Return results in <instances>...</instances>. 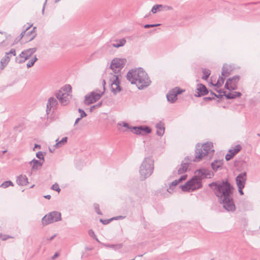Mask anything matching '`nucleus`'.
<instances>
[{
  "label": "nucleus",
  "mask_w": 260,
  "mask_h": 260,
  "mask_svg": "<svg viewBox=\"0 0 260 260\" xmlns=\"http://www.w3.org/2000/svg\"><path fill=\"white\" fill-rule=\"evenodd\" d=\"M209 186L213 189L218 202L226 210L232 212L235 210L232 197L233 187L227 180L213 182L209 184Z\"/></svg>",
  "instance_id": "obj_1"
},
{
  "label": "nucleus",
  "mask_w": 260,
  "mask_h": 260,
  "mask_svg": "<svg viewBox=\"0 0 260 260\" xmlns=\"http://www.w3.org/2000/svg\"><path fill=\"white\" fill-rule=\"evenodd\" d=\"M194 176L180 187L183 191H194L202 187V180L204 178H211L214 174L206 169H200L194 172Z\"/></svg>",
  "instance_id": "obj_2"
},
{
  "label": "nucleus",
  "mask_w": 260,
  "mask_h": 260,
  "mask_svg": "<svg viewBox=\"0 0 260 260\" xmlns=\"http://www.w3.org/2000/svg\"><path fill=\"white\" fill-rule=\"evenodd\" d=\"M126 62V60L125 58H117L113 59L111 62L110 69L114 74L110 73L112 77L110 78V82L111 91L114 94H116L121 90L119 76H120V72L124 67Z\"/></svg>",
  "instance_id": "obj_3"
},
{
  "label": "nucleus",
  "mask_w": 260,
  "mask_h": 260,
  "mask_svg": "<svg viewBox=\"0 0 260 260\" xmlns=\"http://www.w3.org/2000/svg\"><path fill=\"white\" fill-rule=\"evenodd\" d=\"M126 78L132 84H135L139 89H143L151 83L147 74L141 68L130 70Z\"/></svg>",
  "instance_id": "obj_4"
},
{
  "label": "nucleus",
  "mask_w": 260,
  "mask_h": 260,
  "mask_svg": "<svg viewBox=\"0 0 260 260\" xmlns=\"http://www.w3.org/2000/svg\"><path fill=\"white\" fill-rule=\"evenodd\" d=\"M214 150L213 149V144L211 142L204 143L201 146L197 144L196 149L195 158L193 161H199L203 158H211L213 155Z\"/></svg>",
  "instance_id": "obj_5"
},
{
  "label": "nucleus",
  "mask_w": 260,
  "mask_h": 260,
  "mask_svg": "<svg viewBox=\"0 0 260 260\" xmlns=\"http://www.w3.org/2000/svg\"><path fill=\"white\" fill-rule=\"evenodd\" d=\"M154 170V161L151 156L145 157L139 169V173L141 180L149 177Z\"/></svg>",
  "instance_id": "obj_6"
},
{
  "label": "nucleus",
  "mask_w": 260,
  "mask_h": 260,
  "mask_svg": "<svg viewBox=\"0 0 260 260\" xmlns=\"http://www.w3.org/2000/svg\"><path fill=\"white\" fill-rule=\"evenodd\" d=\"M61 220V213L57 211H52L42 218V223L43 225H47L50 223L57 222Z\"/></svg>",
  "instance_id": "obj_7"
},
{
  "label": "nucleus",
  "mask_w": 260,
  "mask_h": 260,
  "mask_svg": "<svg viewBox=\"0 0 260 260\" xmlns=\"http://www.w3.org/2000/svg\"><path fill=\"white\" fill-rule=\"evenodd\" d=\"M37 50V48L36 47L30 48L23 50L21 53L15 58V61L19 64L24 63L26 60L29 59Z\"/></svg>",
  "instance_id": "obj_8"
},
{
  "label": "nucleus",
  "mask_w": 260,
  "mask_h": 260,
  "mask_svg": "<svg viewBox=\"0 0 260 260\" xmlns=\"http://www.w3.org/2000/svg\"><path fill=\"white\" fill-rule=\"evenodd\" d=\"M102 85L103 86V92H102L101 93H97L94 91H92L89 94L86 95L85 96L84 103L86 105H89L90 104H91L95 102L101 98L102 95L104 93L105 89L106 81L104 79L103 80Z\"/></svg>",
  "instance_id": "obj_9"
},
{
  "label": "nucleus",
  "mask_w": 260,
  "mask_h": 260,
  "mask_svg": "<svg viewBox=\"0 0 260 260\" xmlns=\"http://www.w3.org/2000/svg\"><path fill=\"white\" fill-rule=\"evenodd\" d=\"M182 92L183 90L178 87L174 88L170 90L167 94L168 101L171 103H174L177 100L178 94L181 93Z\"/></svg>",
  "instance_id": "obj_10"
},
{
  "label": "nucleus",
  "mask_w": 260,
  "mask_h": 260,
  "mask_svg": "<svg viewBox=\"0 0 260 260\" xmlns=\"http://www.w3.org/2000/svg\"><path fill=\"white\" fill-rule=\"evenodd\" d=\"M240 79V76L236 75L230 78L225 84V88L228 90H235L237 88V84Z\"/></svg>",
  "instance_id": "obj_11"
},
{
  "label": "nucleus",
  "mask_w": 260,
  "mask_h": 260,
  "mask_svg": "<svg viewBox=\"0 0 260 260\" xmlns=\"http://www.w3.org/2000/svg\"><path fill=\"white\" fill-rule=\"evenodd\" d=\"M132 129L137 135H145L151 132V128L148 126H133Z\"/></svg>",
  "instance_id": "obj_12"
},
{
  "label": "nucleus",
  "mask_w": 260,
  "mask_h": 260,
  "mask_svg": "<svg viewBox=\"0 0 260 260\" xmlns=\"http://www.w3.org/2000/svg\"><path fill=\"white\" fill-rule=\"evenodd\" d=\"M55 96L62 105H66L68 104L69 101V93L67 92H63L62 90H59L56 93Z\"/></svg>",
  "instance_id": "obj_13"
},
{
  "label": "nucleus",
  "mask_w": 260,
  "mask_h": 260,
  "mask_svg": "<svg viewBox=\"0 0 260 260\" xmlns=\"http://www.w3.org/2000/svg\"><path fill=\"white\" fill-rule=\"evenodd\" d=\"M58 104L57 100L54 97L50 98L47 102L46 106V112L47 114H49L51 109H54L56 108V106Z\"/></svg>",
  "instance_id": "obj_14"
},
{
  "label": "nucleus",
  "mask_w": 260,
  "mask_h": 260,
  "mask_svg": "<svg viewBox=\"0 0 260 260\" xmlns=\"http://www.w3.org/2000/svg\"><path fill=\"white\" fill-rule=\"evenodd\" d=\"M187 160L191 161V159L189 158V157H186L185 158L184 160L182 161L181 164L180 165V167H179L178 169V174L180 175L184 173L185 172H187L188 166H189V163Z\"/></svg>",
  "instance_id": "obj_15"
},
{
  "label": "nucleus",
  "mask_w": 260,
  "mask_h": 260,
  "mask_svg": "<svg viewBox=\"0 0 260 260\" xmlns=\"http://www.w3.org/2000/svg\"><path fill=\"white\" fill-rule=\"evenodd\" d=\"M241 149V146L240 145H236L234 149H230L228 153L226 154L225 158L228 161L231 159Z\"/></svg>",
  "instance_id": "obj_16"
},
{
  "label": "nucleus",
  "mask_w": 260,
  "mask_h": 260,
  "mask_svg": "<svg viewBox=\"0 0 260 260\" xmlns=\"http://www.w3.org/2000/svg\"><path fill=\"white\" fill-rule=\"evenodd\" d=\"M247 174L244 172L239 174L236 178V182L237 186H240V187L242 186H245V182L246 181Z\"/></svg>",
  "instance_id": "obj_17"
},
{
  "label": "nucleus",
  "mask_w": 260,
  "mask_h": 260,
  "mask_svg": "<svg viewBox=\"0 0 260 260\" xmlns=\"http://www.w3.org/2000/svg\"><path fill=\"white\" fill-rule=\"evenodd\" d=\"M197 90V91L194 94V95L197 97L205 95L208 93V90L207 87L202 84L198 85Z\"/></svg>",
  "instance_id": "obj_18"
},
{
  "label": "nucleus",
  "mask_w": 260,
  "mask_h": 260,
  "mask_svg": "<svg viewBox=\"0 0 260 260\" xmlns=\"http://www.w3.org/2000/svg\"><path fill=\"white\" fill-rule=\"evenodd\" d=\"M232 71L233 69L231 66L224 64L222 68L221 76L225 78L231 74Z\"/></svg>",
  "instance_id": "obj_19"
},
{
  "label": "nucleus",
  "mask_w": 260,
  "mask_h": 260,
  "mask_svg": "<svg viewBox=\"0 0 260 260\" xmlns=\"http://www.w3.org/2000/svg\"><path fill=\"white\" fill-rule=\"evenodd\" d=\"M36 28V27H34L31 30L25 32V40L26 42L31 41L36 37L37 33L35 30Z\"/></svg>",
  "instance_id": "obj_20"
},
{
  "label": "nucleus",
  "mask_w": 260,
  "mask_h": 260,
  "mask_svg": "<svg viewBox=\"0 0 260 260\" xmlns=\"http://www.w3.org/2000/svg\"><path fill=\"white\" fill-rule=\"evenodd\" d=\"M17 183L20 186H25L28 183V178L25 175H20L17 177Z\"/></svg>",
  "instance_id": "obj_21"
},
{
  "label": "nucleus",
  "mask_w": 260,
  "mask_h": 260,
  "mask_svg": "<svg viewBox=\"0 0 260 260\" xmlns=\"http://www.w3.org/2000/svg\"><path fill=\"white\" fill-rule=\"evenodd\" d=\"M29 164L31 165V171H34L40 169L43 165V162L34 158L29 162Z\"/></svg>",
  "instance_id": "obj_22"
},
{
  "label": "nucleus",
  "mask_w": 260,
  "mask_h": 260,
  "mask_svg": "<svg viewBox=\"0 0 260 260\" xmlns=\"http://www.w3.org/2000/svg\"><path fill=\"white\" fill-rule=\"evenodd\" d=\"M164 9H166L167 10H170L172 8L169 6H163L162 5H155L153 6V7L151 9V12L155 14L157 11H161L163 10Z\"/></svg>",
  "instance_id": "obj_23"
},
{
  "label": "nucleus",
  "mask_w": 260,
  "mask_h": 260,
  "mask_svg": "<svg viewBox=\"0 0 260 260\" xmlns=\"http://www.w3.org/2000/svg\"><path fill=\"white\" fill-rule=\"evenodd\" d=\"M155 127L157 129L156 134L159 136H162L164 135L165 130L164 123L160 121L156 124Z\"/></svg>",
  "instance_id": "obj_24"
},
{
  "label": "nucleus",
  "mask_w": 260,
  "mask_h": 260,
  "mask_svg": "<svg viewBox=\"0 0 260 260\" xmlns=\"http://www.w3.org/2000/svg\"><path fill=\"white\" fill-rule=\"evenodd\" d=\"M10 60V56L6 53L5 56L1 60V68L2 70L8 64Z\"/></svg>",
  "instance_id": "obj_25"
},
{
  "label": "nucleus",
  "mask_w": 260,
  "mask_h": 260,
  "mask_svg": "<svg viewBox=\"0 0 260 260\" xmlns=\"http://www.w3.org/2000/svg\"><path fill=\"white\" fill-rule=\"evenodd\" d=\"M222 161L221 160H216L211 163V167L212 169L216 171L218 169L220 168L222 166Z\"/></svg>",
  "instance_id": "obj_26"
},
{
  "label": "nucleus",
  "mask_w": 260,
  "mask_h": 260,
  "mask_svg": "<svg viewBox=\"0 0 260 260\" xmlns=\"http://www.w3.org/2000/svg\"><path fill=\"white\" fill-rule=\"evenodd\" d=\"M116 43H112L111 45L115 48H119L120 47L123 46L126 43V41L124 39H122L119 40H117L115 41Z\"/></svg>",
  "instance_id": "obj_27"
},
{
  "label": "nucleus",
  "mask_w": 260,
  "mask_h": 260,
  "mask_svg": "<svg viewBox=\"0 0 260 260\" xmlns=\"http://www.w3.org/2000/svg\"><path fill=\"white\" fill-rule=\"evenodd\" d=\"M68 138L67 137L63 138L60 141H59L58 139L56 140V143L54 145L56 148L61 147L62 146L64 145L67 142Z\"/></svg>",
  "instance_id": "obj_28"
},
{
  "label": "nucleus",
  "mask_w": 260,
  "mask_h": 260,
  "mask_svg": "<svg viewBox=\"0 0 260 260\" xmlns=\"http://www.w3.org/2000/svg\"><path fill=\"white\" fill-rule=\"evenodd\" d=\"M103 245L106 247L112 248L115 250L120 249L122 247V244L121 243L117 244H104Z\"/></svg>",
  "instance_id": "obj_29"
},
{
  "label": "nucleus",
  "mask_w": 260,
  "mask_h": 260,
  "mask_svg": "<svg viewBox=\"0 0 260 260\" xmlns=\"http://www.w3.org/2000/svg\"><path fill=\"white\" fill-rule=\"evenodd\" d=\"M123 217L121 216H116V217H113V218H112L110 219H100V221L101 222H102V223H103L104 224H108L111 221L115 219V220H117V219H122L123 218Z\"/></svg>",
  "instance_id": "obj_30"
},
{
  "label": "nucleus",
  "mask_w": 260,
  "mask_h": 260,
  "mask_svg": "<svg viewBox=\"0 0 260 260\" xmlns=\"http://www.w3.org/2000/svg\"><path fill=\"white\" fill-rule=\"evenodd\" d=\"M38 60V58L36 55H35L33 57H32L26 64V67L27 68H30L32 67L35 63L36 61Z\"/></svg>",
  "instance_id": "obj_31"
},
{
  "label": "nucleus",
  "mask_w": 260,
  "mask_h": 260,
  "mask_svg": "<svg viewBox=\"0 0 260 260\" xmlns=\"http://www.w3.org/2000/svg\"><path fill=\"white\" fill-rule=\"evenodd\" d=\"M10 186H14L13 182L11 181H6L0 185V187L3 188H6Z\"/></svg>",
  "instance_id": "obj_32"
},
{
  "label": "nucleus",
  "mask_w": 260,
  "mask_h": 260,
  "mask_svg": "<svg viewBox=\"0 0 260 260\" xmlns=\"http://www.w3.org/2000/svg\"><path fill=\"white\" fill-rule=\"evenodd\" d=\"M203 76L202 77V79L207 80L210 75V71L208 69H205L203 70Z\"/></svg>",
  "instance_id": "obj_33"
},
{
  "label": "nucleus",
  "mask_w": 260,
  "mask_h": 260,
  "mask_svg": "<svg viewBox=\"0 0 260 260\" xmlns=\"http://www.w3.org/2000/svg\"><path fill=\"white\" fill-rule=\"evenodd\" d=\"M224 79L225 78H224V77H222V76H220L217 81V83L214 85L217 86L218 87L221 86L224 83Z\"/></svg>",
  "instance_id": "obj_34"
},
{
  "label": "nucleus",
  "mask_w": 260,
  "mask_h": 260,
  "mask_svg": "<svg viewBox=\"0 0 260 260\" xmlns=\"http://www.w3.org/2000/svg\"><path fill=\"white\" fill-rule=\"evenodd\" d=\"M71 90V86L69 84H67L64 86L60 90H62L63 92H67V93H69Z\"/></svg>",
  "instance_id": "obj_35"
},
{
  "label": "nucleus",
  "mask_w": 260,
  "mask_h": 260,
  "mask_svg": "<svg viewBox=\"0 0 260 260\" xmlns=\"http://www.w3.org/2000/svg\"><path fill=\"white\" fill-rule=\"evenodd\" d=\"M0 238L3 241H6L7 240H8L9 239L14 238V237L12 236L8 235L3 234L2 233H1L0 234Z\"/></svg>",
  "instance_id": "obj_36"
},
{
  "label": "nucleus",
  "mask_w": 260,
  "mask_h": 260,
  "mask_svg": "<svg viewBox=\"0 0 260 260\" xmlns=\"http://www.w3.org/2000/svg\"><path fill=\"white\" fill-rule=\"evenodd\" d=\"M32 24H29L28 26L25 27L24 26V30L20 35V39H21L23 37L25 38V32L30 28Z\"/></svg>",
  "instance_id": "obj_37"
},
{
  "label": "nucleus",
  "mask_w": 260,
  "mask_h": 260,
  "mask_svg": "<svg viewBox=\"0 0 260 260\" xmlns=\"http://www.w3.org/2000/svg\"><path fill=\"white\" fill-rule=\"evenodd\" d=\"M224 93H225V92H224ZM224 95L226 97L227 99H234L236 98V96L234 94V92H230L227 94L224 93Z\"/></svg>",
  "instance_id": "obj_38"
},
{
  "label": "nucleus",
  "mask_w": 260,
  "mask_h": 260,
  "mask_svg": "<svg viewBox=\"0 0 260 260\" xmlns=\"http://www.w3.org/2000/svg\"><path fill=\"white\" fill-rule=\"evenodd\" d=\"M51 188L52 190H56L58 192H59L60 191V189L59 188V185L57 183H55V184H54L51 186Z\"/></svg>",
  "instance_id": "obj_39"
},
{
  "label": "nucleus",
  "mask_w": 260,
  "mask_h": 260,
  "mask_svg": "<svg viewBox=\"0 0 260 260\" xmlns=\"http://www.w3.org/2000/svg\"><path fill=\"white\" fill-rule=\"evenodd\" d=\"M36 156L37 158L40 159V160L42 159L43 160H44V155L43 154V152L41 151H39L36 153Z\"/></svg>",
  "instance_id": "obj_40"
},
{
  "label": "nucleus",
  "mask_w": 260,
  "mask_h": 260,
  "mask_svg": "<svg viewBox=\"0 0 260 260\" xmlns=\"http://www.w3.org/2000/svg\"><path fill=\"white\" fill-rule=\"evenodd\" d=\"M94 208L95 212L97 213L98 214H99V215H102V212L100 211V207H99V205L98 204H94Z\"/></svg>",
  "instance_id": "obj_41"
},
{
  "label": "nucleus",
  "mask_w": 260,
  "mask_h": 260,
  "mask_svg": "<svg viewBox=\"0 0 260 260\" xmlns=\"http://www.w3.org/2000/svg\"><path fill=\"white\" fill-rule=\"evenodd\" d=\"M160 24L157 23V24H145L144 25V27L145 28H148L150 27H154L160 26Z\"/></svg>",
  "instance_id": "obj_42"
},
{
  "label": "nucleus",
  "mask_w": 260,
  "mask_h": 260,
  "mask_svg": "<svg viewBox=\"0 0 260 260\" xmlns=\"http://www.w3.org/2000/svg\"><path fill=\"white\" fill-rule=\"evenodd\" d=\"M7 55H9L10 56L13 55L14 56H16V50L14 48H12L10 50V51L8 52H6Z\"/></svg>",
  "instance_id": "obj_43"
},
{
  "label": "nucleus",
  "mask_w": 260,
  "mask_h": 260,
  "mask_svg": "<svg viewBox=\"0 0 260 260\" xmlns=\"http://www.w3.org/2000/svg\"><path fill=\"white\" fill-rule=\"evenodd\" d=\"M89 236L94 239H95V240L99 242V240L98 239V238L96 237V236L94 234V232L92 230H90L89 231V233H88Z\"/></svg>",
  "instance_id": "obj_44"
},
{
  "label": "nucleus",
  "mask_w": 260,
  "mask_h": 260,
  "mask_svg": "<svg viewBox=\"0 0 260 260\" xmlns=\"http://www.w3.org/2000/svg\"><path fill=\"white\" fill-rule=\"evenodd\" d=\"M78 112L80 113L81 118L85 117L87 116L86 113L84 112V111L81 109H78Z\"/></svg>",
  "instance_id": "obj_45"
},
{
  "label": "nucleus",
  "mask_w": 260,
  "mask_h": 260,
  "mask_svg": "<svg viewBox=\"0 0 260 260\" xmlns=\"http://www.w3.org/2000/svg\"><path fill=\"white\" fill-rule=\"evenodd\" d=\"M122 126L130 129V131L131 132H133V129H132V127L133 126H130L127 123H126L125 122H123L122 123Z\"/></svg>",
  "instance_id": "obj_46"
},
{
  "label": "nucleus",
  "mask_w": 260,
  "mask_h": 260,
  "mask_svg": "<svg viewBox=\"0 0 260 260\" xmlns=\"http://www.w3.org/2000/svg\"><path fill=\"white\" fill-rule=\"evenodd\" d=\"M178 180H175L174 181H173L170 184V185L175 187L179 183H180L179 182H178Z\"/></svg>",
  "instance_id": "obj_47"
},
{
  "label": "nucleus",
  "mask_w": 260,
  "mask_h": 260,
  "mask_svg": "<svg viewBox=\"0 0 260 260\" xmlns=\"http://www.w3.org/2000/svg\"><path fill=\"white\" fill-rule=\"evenodd\" d=\"M186 178H187V175H183L181 176L179 179H178V182H180L181 181H182L183 180H186Z\"/></svg>",
  "instance_id": "obj_48"
},
{
  "label": "nucleus",
  "mask_w": 260,
  "mask_h": 260,
  "mask_svg": "<svg viewBox=\"0 0 260 260\" xmlns=\"http://www.w3.org/2000/svg\"><path fill=\"white\" fill-rule=\"evenodd\" d=\"M214 99V96H208V97H205L203 98L204 101H211L212 100Z\"/></svg>",
  "instance_id": "obj_49"
},
{
  "label": "nucleus",
  "mask_w": 260,
  "mask_h": 260,
  "mask_svg": "<svg viewBox=\"0 0 260 260\" xmlns=\"http://www.w3.org/2000/svg\"><path fill=\"white\" fill-rule=\"evenodd\" d=\"M167 190L169 193H172L174 191V187L170 185L169 188Z\"/></svg>",
  "instance_id": "obj_50"
},
{
  "label": "nucleus",
  "mask_w": 260,
  "mask_h": 260,
  "mask_svg": "<svg viewBox=\"0 0 260 260\" xmlns=\"http://www.w3.org/2000/svg\"><path fill=\"white\" fill-rule=\"evenodd\" d=\"M244 187V186H242V187H240V186H238L239 192L241 195L243 194V192L242 191V189Z\"/></svg>",
  "instance_id": "obj_51"
},
{
  "label": "nucleus",
  "mask_w": 260,
  "mask_h": 260,
  "mask_svg": "<svg viewBox=\"0 0 260 260\" xmlns=\"http://www.w3.org/2000/svg\"><path fill=\"white\" fill-rule=\"evenodd\" d=\"M234 94L236 96V98L237 97H240L241 95V93L240 92L235 91L234 92Z\"/></svg>",
  "instance_id": "obj_52"
},
{
  "label": "nucleus",
  "mask_w": 260,
  "mask_h": 260,
  "mask_svg": "<svg viewBox=\"0 0 260 260\" xmlns=\"http://www.w3.org/2000/svg\"><path fill=\"white\" fill-rule=\"evenodd\" d=\"M223 96V95H221V94H214V97H216L217 98H219V99H221L222 98Z\"/></svg>",
  "instance_id": "obj_53"
},
{
  "label": "nucleus",
  "mask_w": 260,
  "mask_h": 260,
  "mask_svg": "<svg viewBox=\"0 0 260 260\" xmlns=\"http://www.w3.org/2000/svg\"><path fill=\"white\" fill-rule=\"evenodd\" d=\"M59 255V254L57 253V252H56L55 253V254L53 255V256H52V259H55L56 257H57Z\"/></svg>",
  "instance_id": "obj_54"
},
{
  "label": "nucleus",
  "mask_w": 260,
  "mask_h": 260,
  "mask_svg": "<svg viewBox=\"0 0 260 260\" xmlns=\"http://www.w3.org/2000/svg\"><path fill=\"white\" fill-rule=\"evenodd\" d=\"M82 118H81V117L77 118L75 122V125L77 124Z\"/></svg>",
  "instance_id": "obj_55"
},
{
  "label": "nucleus",
  "mask_w": 260,
  "mask_h": 260,
  "mask_svg": "<svg viewBox=\"0 0 260 260\" xmlns=\"http://www.w3.org/2000/svg\"><path fill=\"white\" fill-rule=\"evenodd\" d=\"M37 148H38L40 149V148H41V146L40 145L35 144V147H34L33 150H35V149Z\"/></svg>",
  "instance_id": "obj_56"
},
{
  "label": "nucleus",
  "mask_w": 260,
  "mask_h": 260,
  "mask_svg": "<svg viewBox=\"0 0 260 260\" xmlns=\"http://www.w3.org/2000/svg\"><path fill=\"white\" fill-rule=\"evenodd\" d=\"M44 198L47 199H50L51 198V196L49 194L46 195L44 196Z\"/></svg>",
  "instance_id": "obj_57"
},
{
  "label": "nucleus",
  "mask_w": 260,
  "mask_h": 260,
  "mask_svg": "<svg viewBox=\"0 0 260 260\" xmlns=\"http://www.w3.org/2000/svg\"><path fill=\"white\" fill-rule=\"evenodd\" d=\"M56 236V235H54L53 236H52V237H51L49 239H48V240H50V241H51L52 240L54 237Z\"/></svg>",
  "instance_id": "obj_58"
},
{
  "label": "nucleus",
  "mask_w": 260,
  "mask_h": 260,
  "mask_svg": "<svg viewBox=\"0 0 260 260\" xmlns=\"http://www.w3.org/2000/svg\"><path fill=\"white\" fill-rule=\"evenodd\" d=\"M260 3V2H252V3H249L248 4H253V5H256V4H259Z\"/></svg>",
  "instance_id": "obj_59"
},
{
  "label": "nucleus",
  "mask_w": 260,
  "mask_h": 260,
  "mask_svg": "<svg viewBox=\"0 0 260 260\" xmlns=\"http://www.w3.org/2000/svg\"><path fill=\"white\" fill-rule=\"evenodd\" d=\"M95 107H96V106H94V105H93V106H91V107H90V111L91 112V111L93 110V109L94 108H95Z\"/></svg>",
  "instance_id": "obj_60"
},
{
  "label": "nucleus",
  "mask_w": 260,
  "mask_h": 260,
  "mask_svg": "<svg viewBox=\"0 0 260 260\" xmlns=\"http://www.w3.org/2000/svg\"><path fill=\"white\" fill-rule=\"evenodd\" d=\"M102 105V103H100L96 105V107H99Z\"/></svg>",
  "instance_id": "obj_61"
},
{
  "label": "nucleus",
  "mask_w": 260,
  "mask_h": 260,
  "mask_svg": "<svg viewBox=\"0 0 260 260\" xmlns=\"http://www.w3.org/2000/svg\"><path fill=\"white\" fill-rule=\"evenodd\" d=\"M214 94H215V93H214L212 91H211L210 92V94L212 95L211 96H214Z\"/></svg>",
  "instance_id": "obj_62"
},
{
  "label": "nucleus",
  "mask_w": 260,
  "mask_h": 260,
  "mask_svg": "<svg viewBox=\"0 0 260 260\" xmlns=\"http://www.w3.org/2000/svg\"><path fill=\"white\" fill-rule=\"evenodd\" d=\"M5 43V41H3V42H2L1 44H0V46L1 45H5L4 44Z\"/></svg>",
  "instance_id": "obj_63"
},
{
  "label": "nucleus",
  "mask_w": 260,
  "mask_h": 260,
  "mask_svg": "<svg viewBox=\"0 0 260 260\" xmlns=\"http://www.w3.org/2000/svg\"><path fill=\"white\" fill-rule=\"evenodd\" d=\"M7 152V150H4L3 152H2V154L5 153L6 152Z\"/></svg>",
  "instance_id": "obj_64"
}]
</instances>
